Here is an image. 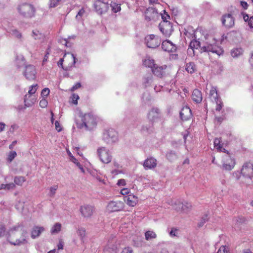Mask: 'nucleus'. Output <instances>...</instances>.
Wrapping results in <instances>:
<instances>
[{"mask_svg": "<svg viewBox=\"0 0 253 253\" xmlns=\"http://www.w3.org/2000/svg\"><path fill=\"white\" fill-rule=\"evenodd\" d=\"M202 52H211L220 55L223 53V50L220 46L218 45L216 40L211 38V40L206 42L201 46Z\"/></svg>", "mask_w": 253, "mask_h": 253, "instance_id": "nucleus-1", "label": "nucleus"}, {"mask_svg": "<svg viewBox=\"0 0 253 253\" xmlns=\"http://www.w3.org/2000/svg\"><path fill=\"white\" fill-rule=\"evenodd\" d=\"M82 124L81 127H84L86 129H91L96 125L95 119L91 114H85L81 116Z\"/></svg>", "mask_w": 253, "mask_h": 253, "instance_id": "nucleus-2", "label": "nucleus"}, {"mask_svg": "<svg viewBox=\"0 0 253 253\" xmlns=\"http://www.w3.org/2000/svg\"><path fill=\"white\" fill-rule=\"evenodd\" d=\"M97 153L100 160L104 164L110 163L112 159L111 151L105 147H100L97 149Z\"/></svg>", "mask_w": 253, "mask_h": 253, "instance_id": "nucleus-3", "label": "nucleus"}, {"mask_svg": "<svg viewBox=\"0 0 253 253\" xmlns=\"http://www.w3.org/2000/svg\"><path fill=\"white\" fill-rule=\"evenodd\" d=\"M18 10L20 14L28 18L34 16L35 12L34 6L27 3L20 4L18 7Z\"/></svg>", "mask_w": 253, "mask_h": 253, "instance_id": "nucleus-4", "label": "nucleus"}, {"mask_svg": "<svg viewBox=\"0 0 253 253\" xmlns=\"http://www.w3.org/2000/svg\"><path fill=\"white\" fill-rule=\"evenodd\" d=\"M103 139L108 144H113L118 141V133L114 129L109 128L104 132Z\"/></svg>", "mask_w": 253, "mask_h": 253, "instance_id": "nucleus-5", "label": "nucleus"}, {"mask_svg": "<svg viewBox=\"0 0 253 253\" xmlns=\"http://www.w3.org/2000/svg\"><path fill=\"white\" fill-rule=\"evenodd\" d=\"M226 153L227 154L222 158V169L226 170H231L234 168L236 161L227 151Z\"/></svg>", "mask_w": 253, "mask_h": 253, "instance_id": "nucleus-6", "label": "nucleus"}, {"mask_svg": "<svg viewBox=\"0 0 253 253\" xmlns=\"http://www.w3.org/2000/svg\"><path fill=\"white\" fill-rule=\"evenodd\" d=\"M64 59V66L62 69L65 71H68L71 69L76 63V57L75 55L71 53L65 54L63 56Z\"/></svg>", "mask_w": 253, "mask_h": 253, "instance_id": "nucleus-7", "label": "nucleus"}, {"mask_svg": "<svg viewBox=\"0 0 253 253\" xmlns=\"http://www.w3.org/2000/svg\"><path fill=\"white\" fill-rule=\"evenodd\" d=\"M145 43L149 48H156L161 43V40L158 36L150 35L145 37Z\"/></svg>", "mask_w": 253, "mask_h": 253, "instance_id": "nucleus-8", "label": "nucleus"}, {"mask_svg": "<svg viewBox=\"0 0 253 253\" xmlns=\"http://www.w3.org/2000/svg\"><path fill=\"white\" fill-rule=\"evenodd\" d=\"M159 29L163 35L166 37H169L172 32V26L168 21L161 22L159 24Z\"/></svg>", "mask_w": 253, "mask_h": 253, "instance_id": "nucleus-9", "label": "nucleus"}, {"mask_svg": "<svg viewBox=\"0 0 253 253\" xmlns=\"http://www.w3.org/2000/svg\"><path fill=\"white\" fill-rule=\"evenodd\" d=\"M161 113L159 109L155 107L149 110L147 114V118L149 122L154 123L161 119Z\"/></svg>", "mask_w": 253, "mask_h": 253, "instance_id": "nucleus-10", "label": "nucleus"}, {"mask_svg": "<svg viewBox=\"0 0 253 253\" xmlns=\"http://www.w3.org/2000/svg\"><path fill=\"white\" fill-rule=\"evenodd\" d=\"M93 6L96 12L99 14L106 12L109 8L108 3L101 0L95 1Z\"/></svg>", "mask_w": 253, "mask_h": 253, "instance_id": "nucleus-11", "label": "nucleus"}, {"mask_svg": "<svg viewBox=\"0 0 253 253\" xmlns=\"http://www.w3.org/2000/svg\"><path fill=\"white\" fill-rule=\"evenodd\" d=\"M241 173L244 177L251 179L253 176V164L251 163H245L243 166Z\"/></svg>", "mask_w": 253, "mask_h": 253, "instance_id": "nucleus-12", "label": "nucleus"}, {"mask_svg": "<svg viewBox=\"0 0 253 253\" xmlns=\"http://www.w3.org/2000/svg\"><path fill=\"white\" fill-rule=\"evenodd\" d=\"M159 17L156 7L152 6L147 8L145 12V20L148 21L155 20Z\"/></svg>", "mask_w": 253, "mask_h": 253, "instance_id": "nucleus-13", "label": "nucleus"}, {"mask_svg": "<svg viewBox=\"0 0 253 253\" xmlns=\"http://www.w3.org/2000/svg\"><path fill=\"white\" fill-rule=\"evenodd\" d=\"M36 70L34 66L29 65L25 66L24 75L28 80H34L36 78Z\"/></svg>", "mask_w": 253, "mask_h": 253, "instance_id": "nucleus-14", "label": "nucleus"}, {"mask_svg": "<svg viewBox=\"0 0 253 253\" xmlns=\"http://www.w3.org/2000/svg\"><path fill=\"white\" fill-rule=\"evenodd\" d=\"M80 212L82 215L85 218L91 217L94 211V208L93 206L84 205L80 207Z\"/></svg>", "mask_w": 253, "mask_h": 253, "instance_id": "nucleus-15", "label": "nucleus"}, {"mask_svg": "<svg viewBox=\"0 0 253 253\" xmlns=\"http://www.w3.org/2000/svg\"><path fill=\"white\" fill-rule=\"evenodd\" d=\"M124 208V203L121 201H112L109 203L107 209L110 212L120 211Z\"/></svg>", "mask_w": 253, "mask_h": 253, "instance_id": "nucleus-16", "label": "nucleus"}, {"mask_svg": "<svg viewBox=\"0 0 253 253\" xmlns=\"http://www.w3.org/2000/svg\"><path fill=\"white\" fill-rule=\"evenodd\" d=\"M191 208V204L186 202L181 203L179 201H177L175 203V207H174L175 210L177 211H182L185 212H188Z\"/></svg>", "mask_w": 253, "mask_h": 253, "instance_id": "nucleus-17", "label": "nucleus"}, {"mask_svg": "<svg viewBox=\"0 0 253 253\" xmlns=\"http://www.w3.org/2000/svg\"><path fill=\"white\" fill-rule=\"evenodd\" d=\"M221 21L222 24L227 28L232 27L234 25V19L230 14L223 15Z\"/></svg>", "mask_w": 253, "mask_h": 253, "instance_id": "nucleus-18", "label": "nucleus"}, {"mask_svg": "<svg viewBox=\"0 0 253 253\" xmlns=\"http://www.w3.org/2000/svg\"><path fill=\"white\" fill-rule=\"evenodd\" d=\"M162 49L168 52H174L176 49V47L172 42L169 40H166L162 42Z\"/></svg>", "mask_w": 253, "mask_h": 253, "instance_id": "nucleus-19", "label": "nucleus"}, {"mask_svg": "<svg viewBox=\"0 0 253 253\" xmlns=\"http://www.w3.org/2000/svg\"><path fill=\"white\" fill-rule=\"evenodd\" d=\"M154 123L149 122L148 124L143 125L141 127L140 131L144 135H148L154 131Z\"/></svg>", "mask_w": 253, "mask_h": 253, "instance_id": "nucleus-20", "label": "nucleus"}, {"mask_svg": "<svg viewBox=\"0 0 253 253\" xmlns=\"http://www.w3.org/2000/svg\"><path fill=\"white\" fill-rule=\"evenodd\" d=\"M180 116L183 121L189 120L192 117L190 109L187 106L183 107L180 112Z\"/></svg>", "mask_w": 253, "mask_h": 253, "instance_id": "nucleus-21", "label": "nucleus"}, {"mask_svg": "<svg viewBox=\"0 0 253 253\" xmlns=\"http://www.w3.org/2000/svg\"><path fill=\"white\" fill-rule=\"evenodd\" d=\"M244 52V50L241 47L232 48L230 50V55L234 59H237L241 57Z\"/></svg>", "mask_w": 253, "mask_h": 253, "instance_id": "nucleus-22", "label": "nucleus"}, {"mask_svg": "<svg viewBox=\"0 0 253 253\" xmlns=\"http://www.w3.org/2000/svg\"><path fill=\"white\" fill-rule=\"evenodd\" d=\"M124 200L129 206L134 207L138 202V198L133 195H128L124 197Z\"/></svg>", "mask_w": 253, "mask_h": 253, "instance_id": "nucleus-23", "label": "nucleus"}, {"mask_svg": "<svg viewBox=\"0 0 253 253\" xmlns=\"http://www.w3.org/2000/svg\"><path fill=\"white\" fill-rule=\"evenodd\" d=\"M36 100L35 96L25 95L24 98V108L32 106L36 102Z\"/></svg>", "mask_w": 253, "mask_h": 253, "instance_id": "nucleus-24", "label": "nucleus"}, {"mask_svg": "<svg viewBox=\"0 0 253 253\" xmlns=\"http://www.w3.org/2000/svg\"><path fill=\"white\" fill-rule=\"evenodd\" d=\"M166 65L159 66L157 64L152 69L153 74L157 77H162L164 74V70L166 69Z\"/></svg>", "mask_w": 253, "mask_h": 253, "instance_id": "nucleus-25", "label": "nucleus"}, {"mask_svg": "<svg viewBox=\"0 0 253 253\" xmlns=\"http://www.w3.org/2000/svg\"><path fill=\"white\" fill-rule=\"evenodd\" d=\"M157 161L153 158H150L146 159L144 162L143 166L146 169H151L156 167Z\"/></svg>", "mask_w": 253, "mask_h": 253, "instance_id": "nucleus-26", "label": "nucleus"}, {"mask_svg": "<svg viewBox=\"0 0 253 253\" xmlns=\"http://www.w3.org/2000/svg\"><path fill=\"white\" fill-rule=\"evenodd\" d=\"M192 99L196 103H200L202 100L201 92L198 89H194L192 94Z\"/></svg>", "mask_w": 253, "mask_h": 253, "instance_id": "nucleus-27", "label": "nucleus"}, {"mask_svg": "<svg viewBox=\"0 0 253 253\" xmlns=\"http://www.w3.org/2000/svg\"><path fill=\"white\" fill-rule=\"evenodd\" d=\"M44 228L41 226H35L31 232V237L35 239L39 237L43 232Z\"/></svg>", "mask_w": 253, "mask_h": 253, "instance_id": "nucleus-28", "label": "nucleus"}, {"mask_svg": "<svg viewBox=\"0 0 253 253\" xmlns=\"http://www.w3.org/2000/svg\"><path fill=\"white\" fill-rule=\"evenodd\" d=\"M209 97L211 101H217L219 98L216 87H212L210 91Z\"/></svg>", "mask_w": 253, "mask_h": 253, "instance_id": "nucleus-29", "label": "nucleus"}, {"mask_svg": "<svg viewBox=\"0 0 253 253\" xmlns=\"http://www.w3.org/2000/svg\"><path fill=\"white\" fill-rule=\"evenodd\" d=\"M153 82V77L151 74L146 75L143 79V84L147 87L150 86Z\"/></svg>", "mask_w": 253, "mask_h": 253, "instance_id": "nucleus-30", "label": "nucleus"}, {"mask_svg": "<svg viewBox=\"0 0 253 253\" xmlns=\"http://www.w3.org/2000/svg\"><path fill=\"white\" fill-rule=\"evenodd\" d=\"M214 147L220 152H224V153L226 152V150L222 147V144H221L220 139L216 138L214 140Z\"/></svg>", "mask_w": 253, "mask_h": 253, "instance_id": "nucleus-31", "label": "nucleus"}, {"mask_svg": "<svg viewBox=\"0 0 253 253\" xmlns=\"http://www.w3.org/2000/svg\"><path fill=\"white\" fill-rule=\"evenodd\" d=\"M143 64L146 67L150 68L151 69L156 66V64L154 63V60L150 57H146L143 60Z\"/></svg>", "mask_w": 253, "mask_h": 253, "instance_id": "nucleus-32", "label": "nucleus"}, {"mask_svg": "<svg viewBox=\"0 0 253 253\" xmlns=\"http://www.w3.org/2000/svg\"><path fill=\"white\" fill-rule=\"evenodd\" d=\"M23 227L20 225L13 226L12 227L8 232L9 236H11L14 234L15 232H17V233L21 234V231H22Z\"/></svg>", "mask_w": 253, "mask_h": 253, "instance_id": "nucleus-33", "label": "nucleus"}, {"mask_svg": "<svg viewBox=\"0 0 253 253\" xmlns=\"http://www.w3.org/2000/svg\"><path fill=\"white\" fill-rule=\"evenodd\" d=\"M156 237L157 234L153 231L148 230L145 233V238L147 241L155 239Z\"/></svg>", "mask_w": 253, "mask_h": 253, "instance_id": "nucleus-34", "label": "nucleus"}, {"mask_svg": "<svg viewBox=\"0 0 253 253\" xmlns=\"http://www.w3.org/2000/svg\"><path fill=\"white\" fill-rule=\"evenodd\" d=\"M77 233L82 241L84 242V240L86 236V230L85 228L82 227H78Z\"/></svg>", "mask_w": 253, "mask_h": 253, "instance_id": "nucleus-35", "label": "nucleus"}, {"mask_svg": "<svg viewBox=\"0 0 253 253\" xmlns=\"http://www.w3.org/2000/svg\"><path fill=\"white\" fill-rule=\"evenodd\" d=\"M185 69L188 73L192 74L195 72L196 68L194 62H189L186 64Z\"/></svg>", "mask_w": 253, "mask_h": 253, "instance_id": "nucleus-36", "label": "nucleus"}, {"mask_svg": "<svg viewBox=\"0 0 253 253\" xmlns=\"http://www.w3.org/2000/svg\"><path fill=\"white\" fill-rule=\"evenodd\" d=\"M61 224L60 223H56L51 228V234H54L59 233L61 230Z\"/></svg>", "mask_w": 253, "mask_h": 253, "instance_id": "nucleus-37", "label": "nucleus"}, {"mask_svg": "<svg viewBox=\"0 0 253 253\" xmlns=\"http://www.w3.org/2000/svg\"><path fill=\"white\" fill-rule=\"evenodd\" d=\"M189 46L190 48H188L189 52H190V50H192L194 52L193 48L197 49L199 47L201 48V45L199 42L197 41H191L190 43Z\"/></svg>", "mask_w": 253, "mask_h": 253, "instance_id": "nucleus-38", "label": "nucleus"}, {"mask_svg": "<svg viewBox=\"0 0 253 253\" xmlns=\"http://www.w3.org/2000/svg\"><path fill=\"white\" fill-rule=\"evenodd\" d=\"M32 36L35 40H40L43 37L42 34L37 29L32 31Z\"/></svg>", "mask_w": 253, "mask_h": 253, "instance_id": "nucleus-39", "label": "nucleus"}, {"mask_svg": "<svg viewBox=\"0 0 253 253\" xmlns=\"http://www.w3.org/2000/svg\"><path fill=\"white\" fill-rule=\"evenodd\" d=\"M15 64L18 68L23 66L25 64V60L22 56H18L15 60Z\"/></svg>", "mask_w": 253, "mask_h": 253, "instance_id": "nucleus-40", "label": "nucleus"}, {"mask_svg": "<svg viewBox=\"0 0 253 253\" xmlns=\"http://www.w3.org/2000/svg\"><path fill=\"white\" fill-rule=\"evenodd\" d=\"M38 88V84H35L32 85H31L29 87V89L28 90V93L26 95H29L31 96H35L34 94L36 92Z\"/></svg>", "mask_w": 253, "mask_h": 253, "instance_id": "nucleus-41", "label": "nucleus"}, {"mask_svg": "<svg viewBox=\"0 0 253 253\" xmlns=\"http://www.w3.org/2000/svg\"><path fill=\"white\" fill-rule=\"evenodd\" d=\"M110 6L112 8V10L114 13H117L121 9L120 5L114 2H111Z\"/></svg>", "mask_w": 253, "mask_h": 253, "instance_id": "nucleus-42", "label": "nucleus"}, {"mask_svg": "<svg viewBox=\"0 0 253 253\" xmlns=\"http://www.w3.org/2000/svg\"><path fill=\"white\" fill-rule=\"evenodd\" d=\"M167 159L170 162H172L176 159V154L174 152L172 151L169 152L167 155Z\"/></svg>", "mask_w": 253, "mask_h": 253, "instance_id": "nucleus-43", "label": "nucleus"}, {"mask_svg": "<svg viewBox=\"0 0 253 253\" xmlns=\"http://www.w3.org/2000/svg\"><path fill=\"white\" fill-rule=\"evenodd\" d=\"M10 33L12 36L18 39H21L22 38V36L21 33L16 29L11 30Z\"/></svg>", "mask_w": 253, "mask_h": 253, "instance_id": "nucleus-44", "label": "nucleus"}, {"mask_svg": "<svg viewBox=\"0 0 253 253\" xmlns=\"http://www.w3.org/2000/svg\"><path fill=\"white\" fill-rule=\"evenodd\" d=\"M14 182L16 184L21 185L25 181V179L23 176H16L14 178Z\"/></svg>", "mask_w": 253, "mask_h": 253, "instance_id": "nucleus-45", "label": "nucleus"}, {"mask_svg": "<svg viewBox=\"0 0 253 253\" xmlns=\"http://www.w3.org/2000/svg\"><path fill=\"white\" fill-rule=\"evenodd\" d=\"M209 218V215L208 214L206 213L201 218L200 221L198 223V226L199 227H202L203 226L205 223H206V221H208V219Z\"/></svg>", "mask_w": 253, "mask_h": 253, "instance_id": "nucleus-46", "label": "nucleus"}, {"mask_svg": "<svg viewBox=\"0 0 253 253\" xmlns=\"http://www.w3.org/2000/svg\"><path fill=\"white\" fill-rule=\"evenodd\" d=\"M24 235H23V237L21 239H18L16 240L15 242H10L11 244L14 245H20L21 244H24L26 242V240L25 238L24 237Z\"/></svg>", "mask_w": 253, "mask_h": 253, "instance_id": "nucleus-47", "label": "nucleus"}, {"mask_svg": "<svg viewBox=\"0 0 253 253\" xmlns=\"http://www.w3.org/2000/svg\"><path fill=\"white\" fill-rule=\"evenodd\" d=\"M17 156V153L14 151H10L7 157V161L10 163Z\"/></svg>", "mask_w": 253, "mask_h": 253, "instance_id": "nucleus-48", "label": "nucleus"}, {"mask_svg": "<svg viewBox=\"0 0 253 253\" xmlns=\"http://www.w3.org/2000/svg\"><path fill=\"white\" fill-rule=\"evenodd\" d=\"M62 0H49V6L50 7H55L58 6Z\"/></svg>", "mask_w": 253, "mask_h": 253, "instance_id": "nucleus-49", "label": "nucleus"}, {"mask_svg": "<svg viewBox=\"0 0 253 253\" xmlns=\"http://www.w3.org/2000/svg\"><path fill=\"white\" fill-rule=\"evenodd\" d=\"M58 189V186L57 185H54L50 188L49 190V193L48 194L49 196L53 197Z\"/></svg>", "mask_w": 253, "mask_h": 253, "instance_id": "nucleus-50", "label": "nucleus"}, {"mask_svg": "<svg viewBox=\"0 0 253 253\" xmlns=\"http://www.w3.org/2000/svg\"><path fill=\"white\" fill-rule=\"evenodd\" d=\"M212 102L214 103H215L216 104V109H215L216 110L218 111H220L222 107V103L221 101L220 98H218V100L217 101H214Z\"/></svg>", "mask_w": 253, "mask_h": 253, "instance_id": "nucleus-51", "label": "nucleus"}, {"mask_svg": "<svg viewBox=\"0 0 253 253\" xmlns=\"http://www.w3.org/2000/svg\"><path fill=\"white\" fill-rule=\"evenodd\" d=\"M84 8H82L78 13L77 15H76V18L79 20L82 19V17L84 15Z\"/></svg>", "mask_w": 253, "mask_h": 253, "instance_id": "nucleus-52", "label": "nucleus"}, {"mask_svg": "<svg viewBox=\"0 0 253 253\" xmlns=\"http://www.w3.org/2000/svg\"><path fill=\"white\" fill-rule=\"evenodd\" d=\"M178 230L174 228H171L170 232L169 235L170 236H177L178 235Z\"/></svg>", "mask_w": 253, "mask_h": 253, "instance_id": "nucleus-53", "label": "nucleus"}, {"mask_svg": "<svg viewBox=\"0 0 253 253\" xmlns=\"http://www.w3.org/2000/svg\"><path fill=\"white\" fill-rule=\"evenodd\" d=\"M47 101L45 99H42L40 101V106L42 108H44L47 106Z\"/></svg>", "mask_w": 253, "mask_h": 253, "instance_id": "nucleus-54", "label": "nucleus"}, {"mask_svg": "<svg viewBox=\"0 0 253 253\" xmlns=\"http://www.w3.org/2000/svg\"><path fill=\"white\" fill-rule=\"evenodd\" d=\"M50 92L49 89L48 88H43L41 92V95L42 96H47Z\"/></svg>", "mask_w": 253, "mask_h": 253, "instance_id": "nucleus-55", "label": "nucleus"}, {"mask_svg": "<svg viewBox=\"0 0 253 253\" xmlns=\"http://www.w3.org/2000/svg\"><path fill=\"white\" fill-rule=\"evenodd\" d=\"M122 173H123V171L121 169L115 168V169L112 170L111 171V173L114 175Z\"/></svg>", "mask_w": 253, "mask_h": 253, "instance_id": "nucleus-56", "label": "nucleus"}, {"mask_svg": "<svg viewBox=\"0 0 253 253\" xmlns=\"http://www.w3.org/2000/svg\"><path fill=\"white\" fill-rule=\"evenodd\" d=\"M228 252L227 248L224 246H222L219 249L217 253H228Z\"/></svg>", "mask_w": 253, "mask_h": 253, "instance_id": "nucleus-57", "label": "nucleus"}, {"mask_svg": "<svg viewBox=\"0 0 253 253\" xmlns=\"http://www.w3.org/2000/svg\"><path fill=\"white\" fill-rule=\"evenodd\" d=\"M19 126L16 124H13L9 128V132L13 133L18 128Z\"/></svg>", "mask_w": 253, "mask_h": 253, "instance_id": "nucleus-58", "label": "nucleus"}, {"mask_svg": "<svg viewBox=\"0 0 253 253\" xmlns=\"http://www.w3.org/2000/svg\"><path fill=\"white\" fill-rule=\"evenodd\" d=\"M79 99V96L78 95L76 94H73L72 95V102L74 104H77L78 100Z\"/></svg>", "mask_w": 253, "mask_h": 253, "instance_id": "nucleus-59", "label": "nucleus"}, {"mask_svg": "<svg viewBox=\"0 0 253 253\" xmlns=\"http://www.w3.org/2000/svg\"><path fill=\"white\" fill-rule=\"evenodd\" d=\"M55 128L58 131L60 132L62 130V128L60 125V123L57 121H56L55 122Z\"/></svg>", "mask_w": 253, "mask_h": 253, "instance_id": "nucleus-60", "label": "nucleus"}, {"mask_svg": "<svg viewBox=\"0 0 253 253\" xmlns=\"http://www.w3.org/2000/svg\"><path fill=\"white\" fill-rule=\"evenodd\" d=\"M121 253H132V250L129 247L125 248L123 250Z\"/></svg>", "mask_w": 253, "mask_h": 253, "instance_id": "nucleus-61", "label": "nucleus"}, {"mask_svg": "<svg viewBox=\"0 0 253 253\" xmlns=\"http://www.w3.org/2000/svg\"><path fill=\"white\" fill-rule=\"evenodd\" d=\"M113 166L115 168H117V169H121L122 168V166H121V165L118 163V162L116 160H113Z\"/></svg>", "mask_w": 253, "mask_h": 253, "instance_id": "nucleus-62", "label": "nucleus"}, {"mask_svg": "<svg viewBox=\"0 0 253 253\" xmlns=\"http://www.w3.org/2000/svg\"><path fill=\"white\" fill-rule=\"evenodd\" d=\"M126 184V181L124 179H119L117 182V185L118 186H125Z\"/></svg>", "mask_w": 253, "mask_h": 253, "instance_id": "nucleus-63", "label": "nucleus"}, {"mask_svg": "<svg viewBox=\"0 0 253 253\" xmlns=\"http://www.w3.org/2000/svg\"><path fill=\"white\" fill-rule=\"evenodd\" d=\"M248 25L251 28H253V16H251L248 21Z\"/></svg>", "mask_w": 253, "mask_h": 253, "instance_id": "nucleus-64", "label": "nucleus"}]
</instances>
